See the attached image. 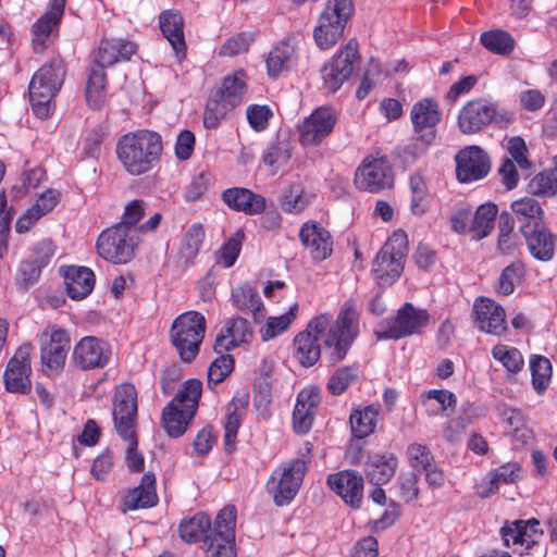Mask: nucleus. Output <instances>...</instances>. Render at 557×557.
I'll use <instances>...</instances> for the list:
<instances>
[{
    "mask_svg": "<svg viewBox=\"0 0 557 557\" xmlns=\"http://www.w3.org/2000/svg\"><path fill=\"white\" fill-rule=\"evenodd\" d=\"M359 321L360 313L352 299L342 305L336 319L326 312L313 317L293 339L294 359L301 367L310 368L320 360L324 347L332 364L341 362L359 335Z\"/></svg>",
    "mask_w": 557,
    "mask_h": 557,
    "instance_id": "1",
    "label": "nucleus"
},
{
    "mask_svg": "<svg viewBox=\"0 0 557 557\" xmlns=\"http://www.w3.org/2000/svg\"><path fill=\"white\" fill-rule=\"evenodd\" d=\"M115 154L128 175L141 176L152 171L161 162L162 136L158 132L147 128L128 132L117 138Z\"/></svg>",
    "mask_w": 557,
    "mask_h": 557,
    "instance_id": "2",
    "label": "nucleus"
},
{
    "mask_svg": "<svg viewBox=\"0 0 557 557\" xmlns=\"http://www.w3.org/2000/svg\"><path fill=\"white\" fill-rule=\"evenodd\" d=\"M66 64L60 54L52 57L33 75L28 85L33 113L40 120L49 119L55 110V97L65 76Z\"/></svg>",
    "mask_w": 557,
    "mask_h": 557,
    "instance_id": "3",
    "label": "nucleus"
},
{
    "mask_svg": "<svg viewBox=\"0 0 557 557\" xmlns=\"http://www.w3.org/2000/svg\"><path fill=\"white\" fill-rule=\"evenodd\" d=\"M247 89L248 75L244 70L226 75L221 86L212 90L207 100L203 111L205 127L215 129L244 101Z\"/></svg>",
    "mask_w": 557,
    "mask_h": 557,
    "instance_id": "4",
    "label": "nucleus"
},
{
    "mask_svg": "<svg viewBox=\"0 0 557 557\" xmlns=\"http://www.w3.org/2000/svg\"><path fill=\"white\" fill-rule=\"evenodd\" d=\"M202 394V382L185 381L162 411V425L171 437L182 436L194 419Z\"/></svg>",
    "mask_w": 557,
    "mask_h": 557,
    "instance_id": "5",
    "label": "nucleus"
},
{
    "mask_svg": "<svg viewBox=\"0 0 557 557\" xmlns=\"http://www.w3.org/2000/svg\"><path fill=\"white\" fill-rule=\"evenodd\" d=\"M431 315L426 309L405 302L395 314L382 320L373 334L376 341H398L412 335H421L430 324Z\"/></svg>",
    "mask_w": 557,
    "mask_h": 557,
    "instance_id": "6",
    "label": "nucleus"
},
{
    "mask_svg": "<svg viewBox=\"0 0 557 557\" xmlns=\"http://www.w3.org/2000/svg\"><path fill=\"white\" fill-rule=\"evenodd\" d=\"M206 330V318L198 311H187L174 319L170 329V338L184 362H191L196 359Z\"/></svg>",
    "mask_w": 557,
    "mask_h": 557,
    "instance_id": "7",
    "label": "nucleus"
},
{
    "mask_svg": "<svg viewBox=\"0 0 557 557\" xmlns=\"http://www.w3.org/2000/svg\"><path fill=\"white\" fill-rule=\"evenodd\" d=\"M354 10L352 0H327L313 29V39L321 50L333 48L342 39Z\"/></svg>",
    "mask_w": 557,
    "mask_h": 557,
    "instance_id": "8",
    "label": "nucleus"
},
{
    "mask_svg": "<svg viewBox=\"0 0 557 557\" xmlns=\"http://www.w3.org/2000/svg\"><path fill=\"white\" fill-rule=\"evenodd\" d=\"M407 250V234L403 230L395 231L373 260L372 274L380 286H391L399 278Z\"/></svg>",
    "mask_w": 557,
    "mask_h": 557,
    "instance_id": "9",
    "label": "nucleus"
},
{
    "mask_svg": "<svg viewBox=\"0 0 557 557\" xmlns=\"http://www.w3.org/2000/svg\"><path fill=\"white\" fill-rule=\"evenodd\" d=\"M307 472V461L304 459H290L275 468L265 484L273 503L278 507L289 505L297 496Z\"/></svg>",
    "mask_w": 557,
    "mask_h": 557,
    "instance_id": "10",
    "label": "nucleus"
},
{
    "mask_svg": "<svg viewBox=\"0 0 557 557\" xmlns=\"http://www.w3.org/2000/svg\"><path fill=\"white\" fill-rule=\"evenodd\" d=\"M499 119L510 123L513 115L508 111H499L497 103L485 98L468 100L459 110L457 126L461 134L474 135L483 132Z\"/></svg>",
    "mask_w": 557,
    "mask_h": 557,
    "instance_id": "11",
    "label": "nucleus"
},
{
    "mask_svg": "<svg viewBox=\"0 0 557 557\" xmlns=\"http://www.w3.org/2000/svg\"><path fill=\"white\" fill-rule=\"evenodd\" d=\"M140 243L136 230L113 225L100 233L97 238V253L113 264H125L134 259Z\"/></svg>",
    "mask_w": 557,
    "mask_h": 557,
    "instance_id": "12",
    "label": "nucleus"
},
{
    "mask_svg": "<svg viewBox=\"0 0 557 557\" xmlns=\"http://www.w3.org/2000/svg\"><path fill=\"white\" fill-rule=\"evenodd\" d=\"M354 183L359 190L377 194L394 185L393 168L385 154L370 153L358 165Z\"/></svg>",
    "mask_w": 557,
    "mask_h": 557,
    "instance_id": "13",
    "label": "nucleus"
},
{
    "mask_svg": "<svg viewBox=\"0 0 557 557\" xmlns=\"http://www.w3.org/2000/svg\"><path fill=\"white\" fill-rule=\"evenodd\" d=\"M237 511L230 505L221 509L215 518L210 536L205 537L206 557H237L235 549V527Z\"/></svg>",
    "mask_w": 557,
    "mask_h": 557,
    "instance_id": "14",
    "label": "nucleus"
},
{
    "mask_svg": "<svg viewBox=\"0 0 557 557\" xmlns=\"http://www.w3.org/2000/svg\"><path fill=\"white\" fill-rule=\"evenodd\" d=\"M112 418L120 436H129L136 431L138 393L134 384L124 382L114 387Z\"/></svg>",
    "mask_w": 557,
    "mask_h": 557,
    "instance_id": "15",
    "label": "nucleus"
},
{
    "mask_svg": "<svg viewBox=\"0 0 557 557\" xmlns=\"http://www.w3.org/2000/svg\"><path fill=\"white\" fill-rule=\"evenodd\" d=\"M338 114L332 107L323 106L312 111L297 126L298 140L302 147H318L333 133Z\"/></svg>",
    "mask_w": 557,
    "mask_h": 557,
    "instance_id": "16",
    "label": "nucleus"
},
{
    "mask_svg": "<svg viewBox=\"0 0 557 557\" xmlns=\"http://www.w3.org/2000/svg\"><path fill=\"white\" fill-rule=\"evenodd\" d=\"M360 58L359 44L351 38L321 70L323 88L329 92H336L346 82L352 71L355 62Z\"/></svg>",
    "mask_w": 557,
    "mask_h": 557,
    "instance_id": "17",
    "label": "nucleus"
},
{
    "mask_svg": "<svg viewBox=\"0 0 557 557\" xmlns=\"http://www.w3.org/2000/svg\"><path fill=\"white\" fill-rule=\"evenodd\" d=\"M70 348L69 332L57 324L48 325L42 332L40 347V358L46 371L58 373L62 370Z\"/></svg>",
    "mask_w": 557,
    "mask_h": 557,
    "instance_id": "18",
    "label": "nucleus"
},
{
    "mask_svg": "<svg viewBox=\"0 0 557 557\" xmlns=\"http://www.w3.org/2000/svg\"><path fill=\"white\" fill-rule=\"evenodd\" d=\"M543 531L540 521L535 518L529 520H515L506 522L500 528V536L506 547L519 555H528L539 544Z\"/></svg>",
    "mask_w": 557,
    "mask_h": 557,
    "instance_id": "19",
    "label": "nucleus"
},
{
    "mask_svg": "<svg viewBox=\"0 0 557 557\" xmlns=\"http://www.w3.org/2000/svg\"><path fill=\"white\" fill-rule=\"evenodd\" d=\"M65 4L66 0H50L48 10L33 24L30 34L35 53H44L49 47L50 37L58 34Z\"/></svg>",
    "mask_w": 557,
    "mask_h": 557,
    "instance_id": "20",
    "label": "nucleus"
},
{
    "mask_svg": "<svg viewBox=\"0 0 557 557\" xmlns=\"http://www.w3.org/2000/svg\"><path fill=\"white\" fill-rule=\"evenodd\" d=\"M30 346L20 347L9 360L3 381L9 393L27 395L32 391Z\"/></svg>",
    "mask_w": 557,
    "mask_h": 557,
    "instance_id": "21",
    "label": "nucleus"
},
{
    "mask_svg": "<svg viewBox=\"0 0 557 557\" xmlns=\"http://www.w3.org/2000/svg\"><path fill=\"white\" fill-rule=\"evenodd\" d=\"M456 176L460 183L484 178L491 170L488 154L479 146H468L456 154Z\"/></svg>",
    "mask_w": 557,
    "mask_h": 557,
    "instance_id": "22",
    "label": "nucleus"
},
{
    "mask_svg": "<svg viewBox=\"0 0 557 557\" xmlns=\"http://www.w3.org/2000/svg\"><path fill=\"white\" fill-rule=\"evenodd\" d=\"M110 345L96 337L85 336L74 347L73 362L82 370L104 368L111 359Z\"/></svg>",
    "mask_w": 557,
    "mask_h": 557,
    "instance_id": "23",
    "label": "nucleus"
},
{
    "mask_svg": "<svg viewBox=\"0 0 557 557\" xmlns=\"http://www.w3.org/2000/svg\"><path fill=\"white\" fill-rule=\"evenodd\" d=\"M473 314L474 324L482 332L502 336L508 330L504 308L490 298L476 299L473 305Z\"/></svg>",
    "mask_w": 557,
    "mask_h": 557,
    "instance_id": "24",
    "label": "nucleus"
},
{
    "mask_svg": "<svg viewBox=\"0 0 557 557\" xmlns=\"http://www.w3.org/2000/svg\"><path fill=\"white\" fill-rule=\"evenodd\" d=\"M519 233L524 238L528 251L535 260L542 262L553 260L556 239L545 223L519 226Z\"/></svg>",
    "mask_w": 557,
    "mask_h": 557,
    "instance_id": "25",
    "label": "nucleus"
},
{
    "mask_svg": "<svg viewBox=\"0 0 557 557\" xmlns=\"http://www.w3.org/2000/svg\"><path fill=\"white\" fill-rule=\"evenodd\" d=\"M413 134L437 136V125L443 120L440 103L434 98H423L414 102L410 110Z\"/></svg>",
    "mask_w": 557,
    "mask_h": 557,
    "instance_id": "26",
    "label": "nucleus"
},
{
    "mask_svg": "<svg viewBox=\"0 0 557 557\" xmlns=\"http://www.w3.org/2000/svg\"><path fill=\"white\" fill-rule=\"evenodd\" d=\"M137 45L123 38H103L94 52V65L103 70L116 63L127 62L137 52Z\"/></svg>",
    "mask_w": 557,
    "mask_h": 557,
    "instance_id": "27",
    "label": "nucleus"
},
{
    "mask_svg": "<svg viewBox=\"0 0 557 557\" xmlns=\"http://www.w3.org/2000/svg\"><path fill=\"white\" fill-rule=\"evenodd\" d=\"M330 488L352 508H359L363 495V478L355 470H344L327 476Z\"/></svg>",
    "mask_w": 557,
    "mask_h": 557,
    "instance_id": "28",
    "label": "nucleus"
},
{
    "mask_svg": "<svg viewBox=\"0 0 557 557\" xmlns=\"http://www.w3.org/2000/svg\"><path fill=\"white\" fill-rule=\"evenodd\" d=\"M299 239L317 261L325 260L333 251L330 232L313 220L305 222L299 231Z\"/></svg>",
    "mask_w": 557,
    "mask_h": 557,
    "instance_id": "29",
    "label": "nucleus"
},
{
    "mask_svg": "<svg viewBox=\"0 0 557 557\" xmlns=\"http://www.w3.org/2000/svg\"><path fill=\"white\" fill-rule=\"evenodd\" d=\"M320 401L318 387H306L298 393L293 410V428L297 434H306L312 428Z\"/></svg>",
    "mask_w": 557,
    "mask_h": 557,
    "instance_id": "30",
    "label": "nucleus"
},
{
    "mask_svg": "<svg viewBox=\"0 0 557 557\" xmlns=\"http://www.w3.org/2000/svg\"><path fill=\"white\" fill-rule=\"evenodd\" d=\"M251 337L252 331L245 318H230L216 335L213 349L216 354L227 352L244 343H248Z\"/></svg>",
    "mask_w": 557,
    "mask_h": 557,
    "instance_id": "31",
    "label": "nucleus"
},
{
    "mask_svg": "<svg viewBox=\"0 0 557 557\" xmlns=\"http://www.w3.org/2000/svg\"><path fill=\"white\" fill-rule=\"evenodd\" d=\"M156 476L152 472L143 475L138 486L128 490L122 497L120 511L126 513L143 508H151L158 504Z\"/></svg>",
    "mask_w": 557,
    "mask_h": 557,
    "instance_id": "32",
    "label": "nucleus"
},
{
    "mask_svg": "<svg viewBox=\"0 0 557 557\" xmlns=\"http://www.w3.org/2000/svg\"><path fill=\"white\" fill-rule=\"evenodd\" d=\"M231 304L243 314H250L256 323L265 318L264 304L257 288L249 283L239 284L232 289Z\"/></svg>",
    "mask_w": 557,
    "mask_h": 557,
    "instance_id": "33",
    "label": "nucleus"
},
{
    "mask_svg": "<svg viewBox=\"0 0 557 557\" xmlns=\"http://www.w3.org/2000/svg\"><path fill=\"white\" fill-rule=\"evenodd\" d=\"M222 200L234 211L257 215L264 211L265 198L244 187H233L222 193Z\"/></svg>",
    "mask_w": 557,
    "mask_h": 557,
    "instance_id": "34",
    "label": "nucleus"
},
{
    "mask_svg": "<svg viewBox=\"0 0 557 557\" xmlns=\"http://www.w3.org/2000/svg\"><path fill=\"white\" fill-rule=\"evenodd\" d=\"M159 26L162 35L175 51L176 57L184 58L187 46L184 35L185 22L181 11L175 9L162 11L159 15Z\"/></svg>",
    "mask_w": 557,
    "mask_h": 557,
    "instance_id": "35",
    "label": "nucleus"
},
{
    "mask_svg": "<svg viewBox=\"0 0 557 557\" xmlns=\"http://www.w3.org/2000/svg\"><path fill=\"white\" fill-rule=\"evenodd\" d=\"M66 293L73 300L86 298L94 289L96 276L91 269L79 265H69L61 269Z\"/></svg>",
    "mask_w": 557,
    "mask_h": 557,
    "instance_id": "36",
    "label": "nucleus"
},
{
    "mask_svg": "<svg viewBox=\"0 0 557 557\" xmlns=\"http://www.w3.org/2000/svg\"><path fill=\"white\" fill-rule=\"evenodd\" d=\"M248 405L247 397L235 396L226 406L223 441L225 451L228 454L236 450L238 430L247 413Z\"/></svg>",
    "mask_w": 557,
    "mask_h": 557,
    "instance_id": "37",
    "label": "nucleus"
},
{
    "mask_svg": "<svg viewBox=\"0 0 557 557\" xmlns=\"http://www.w3.org/2000/svg\"><path fill=\"white\" fill-rule=\"evenodd\" d=\"M398 458L393 453H375L368 457L364 471L367 479L374 485H384L395 475Z\"/></svg>",
    "mask_w": 557,
    "mask_h": 557,
    "instance_id": "38",
    "label": "nucleus"
},
{
    "mask_svg": "<svg viewBox=\"0 0 557 557\" xmlns=\"http://www.w3.org/2000/svg\"><path fill=\"white\" fill-rule=\"evenodd\" d=\"M380 417V408L375 405H367L354 408L349 414L351 436L356 440H364L375 432Z\"/></svg>",
    "mask_w": 557,
    "mask_h": 557,
    "instance_id": "39",
    "label": "nucleus"
},
{
    "mask_svg": "<svg viewBox=\"0 0 557 557\" xmlns=\"http://www.w3.org/2000/svg\"><path fill=\"white\" fill-rule=\"evenodd\" d=\"M296 58V47L292 38L282 39L267 58V70L269 76L276 78L283 72L288 71Z\"/></svg>",
    "mask_w": 557,
    "mask_h": 557,
    "instance_id": "40",
    "label": "nucleus"
},
{
    "mask_svg": "<svg viewBox=\"0 0 557 557\" xmlns=\"http://www.w3.org/2000/svg\"><path fill=\"white\" fill-rule=\"evenodd\" d=\"M212 530L210 516L202 511L184 518L178 525L180 537L187 544L203 542L205 537L210 536Z\"/></svg>",
    "mask_w": 557,
    "mask_h": 557,
    "instance_id": "41",
    "label": "nucleus"
},
{
    "mask_svg": "<svg viewBox=\"0 0 557 557\" xmlns=\"http://www.w3.org/2000/svg\"><path fill=\"white\" fill-rule=\"evenodd\" d=\"M107 73L101 66L91 65L86 84V101L94 110H100L107 101Z\"/></svg>",
    "mask_w": 557,
    "mask_h": 557,
    "instance_id": "42",
    "label": "nucleus"
},
{
    "mask_svg": "<svg viewBox=\"0 0 557 557\" xmlns=\"http://www.w3.org/2000/svg\"><path fill=\"white\" fill-rule=\"evenodd\" d=\"M315 195L307 191L301 184H292L284 189L281 197V208L284 212L299 214L313 201Z\"/></svg>",
    "mask_w": 557,
    "mask_h": 557,
    "instance_id": "43",
    "label": "nucleus"
},
{
    "mask_svg": "<svg viewBox=\"0 0 557 557\" xmlns=\"http://www.w3.org/2000/svg\"><path fill=\"white\" fill-rule=\"evenodd\" d=\"M519 226L543 224L544 211L540 202L531 197H524L513 201L510 206Z\"/></svg>",
    "mask_w": 557,
    "mask_h": 557,
    "instance_id": "44",
    "label": "nucleus"
},
{
    "mask_svg": "<svg viewBox=\"0 0 557 557\" xmlns=\"http://www.w3.org/2000/svg\"><path fill=\"white\" fill-rule=\"evenodd\" d=\"M522 467L518 462H507L488 472L487 490L484 496L495 494L502 485L515 484L521 479Z\"/></svg>",
    "mask_w": 557,
    "mask_h": 557,
    "instance_id": "45",
    "label": "nucleus"
},
{
    "mask_svg": "<svg viewBox=\"0 0 557 557\" xmlns=\"http://www.w3.org/2000/svg\"><path fill=\"white\" fill-rule=\"evenodd\" d=\"M498 208L492 202L483 203L475 210L469 232L474 239H482L494 230Z\"/></svg>",
    "mask_w": 557,
    "mask_h": 557,
    "instance_id": "46",
    "label": "nucleus"
},
{
    "mask_svg": "<svg viewBox=\"0 0 557 557\" xmlns=\"http://www.w3.org/2000/svg\"><path fill=\"white\" fill-rule=\"evenodd\" d=\"M206 232L201 223L191 224L183 235L180 257L185 263H193L205 240Z\"/></svg>",
    "mask_w": 557,
    "mask_h": 557,
    "instance_id": "47",
    "label": "nucleus"
},
{
    "mask_svg": "<svg viewBox=\"0 0 557 557\" xmlns=\"http://www.w3.org/2000/svg\"><path fill=\"white\" fill-rule=\"evenodd\" d=\"M480 42L485 49L499 55H509L516 46L513 37L503 29H493L482 33Z\"/></svg>",
    "mask_w": 557,
    "mask_h": 557,
    "instance_id": "48",
    "label": "nucleus"
},
{
    "mask_svg": "<svg viewBox=\"0 0 557 557\" xmlns=\"http://www.w3.org/2000/svg\"><path fill=\"white\" fill-rule=\"evenodd\" d=\"M409 186L411 191L410 210L412 214L421 216L428 211L430 202L426 180L421 173H413L409 178Z\"/></svg>",
    "mask_w": 557,
    "mask_h": 557,
    "instance_id": "49",
    "label": "nucleus"
},
{
    "mask_svg": "<svg viewBox=\"0 0 557 557\" xmlns=\"http://www.w3.org/2000/svg\"><path fill=\"white\" fill-rule=\"evenodd\" d=\"M491 352L493 358L506 369L508 375L518 374L524 367L521 351L513 346L497 344Z\"/></svg>",
    "mask_w": 557,
    "mask_h": 557,
    "instance_id": "50",
    "label": "nucleus"
},
{
    "mask_svg": "<svg viewBox=\"0 0 557 557\" xmlns=\"http://www.w3.org/2000/svg\"><path fill=\"white\" fill-rule=\"evenodd\" d=\"M525 275V267L522 261H515L507 265L500 273L495 290L503 296H509L515 292Z\"/></svg>",
    "mask_w": 557,
    "mask_h": 557,
    "instance_id": "51",
    "label": "nucleus"
},
{
    "mask_svg": "<svg viewBox=\"0 0 557 557\" xmlns=\"http://www.w3.org/2000/svg\"><path fill=\"white\" fill-rule=\"evenodd\" d=\"M530 370L534 391L539 395L544 394L552 380L550 361L546 357L534 355L530 358Z\"/></svg>",
    "mask_w": 557,
    "mask_h": 557,
    "instance_id": "52",
    "label": "nucleus"
},
{
    "mask_svg": "<svg viewBox=\"0 0 557 557\" xmlns=\"http://www.w3.org/2000/svg\"><path fill=\"white\" fill-rule=\"evenodd\" d=\"M298 305H293L289 310L280 317L268 318L265 324L260 327L259 333L262 341L272 339L285 332L296 319Z\"/></svg>",
    "mask_w": 557,
    "mask_h": 557,
    "instance_id": "53",
    "label": "nucleus"
},
{
    "mask_svg": "<svg viewBox=\"0 0 557 557\" xmlns=\"http://www.w3.org/2000/svg\"><path fill=\"white\" fill-rule=\"evenodd\" d=\"M109 136V126L99 123L86 129L83 136V152L86 158L98 159L101 153V146Z\"/></svg>",
    "mask_w": 557,
    "mask_h": 557,
    "instance_id": "54",
    "label": "nucleus"
},
{
    "mask_svg": "<svg viewBox=\"0 0 557 557\" xmlns=\"http://www.w3.org/2000/svg\"><path fill=\"white\" fill-rule=\"evenodd\" d=\"M407 462L411 469L418 472L428 470L435 462L434 455L430 447L421 443H410L405 451Z\"/></svg>",
    "mask_w": 557,
    "mask_h": 557,
    "instance_id": "55",
    "label": "nucleus"
},
{
    "mask_svg": "<svg viewBox=\"0 0 557 557\" xmlns=\"http://www.w3.org/2000/svg\"><path fill=\"white\" fill-rule=\"evenodd\" d=\"M529 191L535 196L553 197L557 194V172L543 171L537 173L528 185Z\"/></svg>",
    "mask_w": 557,
    "mask_h": 557,
    "instance_id": "56",
    "label": "nucleus"
},
{
    "mask_svg": "<svg viewBox=\"0 0 557 557\" xmlns=\"http://www.w3.org/2000/svg\"><path fill=\"white\" fill-rule=\"evenodd\" d=\"M358 379L356 368L346 366L338 368L327 381L326 388L332 395H342Z\"/></svg>",
    "mask_w": 557,
    "mask_h": 557,
    "instance_id": "57",
    "label": "nucleus"
},
{
    "mask_svg": "<svg viewBox=\"0 0 557 557\" xmlns=\"http://www.w3.org/2000/svg\"><path fill=\"white\" fill-rule=\"evenodd\" d=\"M212 361L208 369V386L222 383L234 369V359L231 355L223 352Z\"/></svg>",
    "mask_w": 557,
    "mask_h": 557,
    "instance_id": "58",
    "label": "nucleus"
},
{
    "mask_svg": "<svg viewBox=\"0 0 557 557\" xmlns=\"http://www.w3.org/2000/svg\"><path fill=\"white\" fill-rule=\"evenodd\" d=\"M435 139L436 138L429 135L413 134L411 143L403 147L400 150L403 161L406 163L414 162L429 150Z\"/></svg>",
    "mask_w": 557,
    "mask_h": 557,
    "instance_id": "59",
    "label": "nucleus"
},
{
    "mask_svg": "<svg viewBox=\"0 0 557 557\" xmlns=\"http://www.w3.org/2000/svg\"><path fill=\"white\" fill-rule=\"evenodd\" d=\"M245 234L242 230H238L234 236L230 237L221 247L219 252V262L224 268H231L237 260Z\"/></svg>",
    "mask_w": 557,
    "mask_h": 557,
    "instance_id": "60",
    "label": "nucleus"
},
{
    "mask_svg": "<svg viewBox=\"0 0 557 557\" xmlns=\"http://www.w3.org/2000/svg\"><path fill=\"white\" fill-rule=\"evenodd\" d=\"M55 250L57 246L53 240L50 238H44L30 247L29 256L27 258L35 264L40 265V269L42 270L51 262Z\"/></svg>",
    "mask_w": 557,
    "mask_h": 557,
    "instance_id": "61",
    "label": "nucleus"
},
{
    "mask_svg": "<svg viewBox=\"0 0 557 557\" xmlns=\"http://www.w3.org/2000/svg\"><path fill=\"white\" fill-rule=\"evenodd\" d=\"M40 265L35 264L28 258L24 259L16 271L15 283L18 288L27 290L40 277Z\"/></svg>",
    "mask_w": 557,
    "mask_h": 557,
    "instance_id": "62",
    "label": "nucleus"
},
{
    "mask_svg": "<svg viewBox=\"0 0 557 557\" xmlns=\"http://www.w3.org/2000/svg\"><path fill=\"white\" fill-rule=\"evenodd\" d=\"M290 150L283 143L271 144L263 153V163L275 171L285 165L290 159Z\"/></svg>",
    "mask_w": 557,
    "mask_h": 557,
    "instance_id": "63",
    "label": "nucleus"
},
{
    "mask_svg": "<svg viewBox=\"0 0 557 557\" xmlns=\"http://www.w3.org/2000/svg\"><path fill=\"white\" fill-rule=\"evenodd\" d=\"M246 115L250 127L255 132H263L268 128L273 112L268 106L251 104L247 108Z\"/></svg>",
    "mask_w": 557,
    "mask_h": 557,
    "instance_id": "64",
    "label": "nucleus"
}]
</instances>
